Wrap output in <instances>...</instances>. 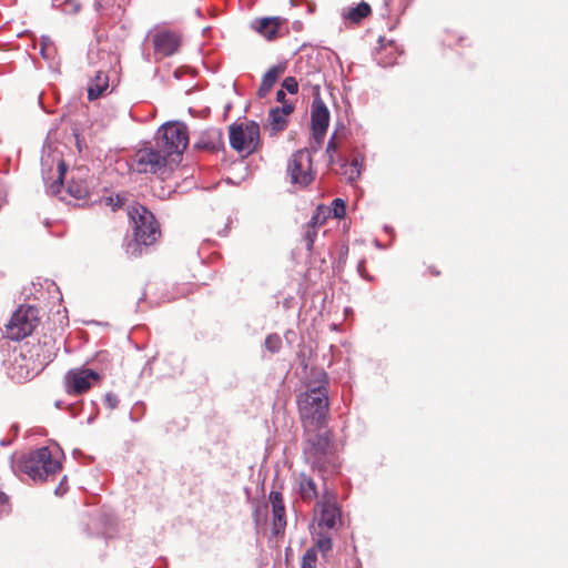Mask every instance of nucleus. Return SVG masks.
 Listing matches in <instances>:
<instances>
[{"instance_id":"1","label":"nucleus","mask_w":568,"mask_h":568,"mask_svg":"<svg viewBox=\"0 0 568 568\" xmlns=\"http://www.w3.org/2000/svg\"><path fill=\"white\" fill-rule=\"evenodd\" d=\"M154 140V145L138 150L132 159L131 168L140 174L163 175L170 161L180 160L189 144L187 128L182 122H166Z\"/></svg>"},{"instance_id":"2","label":"nucleus","mask_w":568,"mask_h":568,"mask_svg":"<svg viewBox=\"0 0 568 568\" xmlns=\"http://www.w3.org/2000/svg\"><path fill=\"white\" fill-rule=\"evenodd\" d=\"M128 216L132 225V239L125 244V252L131 257H139L154 244L160 236V226L154 214L142 204L128 206Z\"/></svg>"},{"instance_id":"3","label":"nucleus","mask_w":568,"mask_h":568,"mask_svg":"<svg viewBox=\"0 0 568 568\" xmlns=\"http://www.w3.org/2000/svg\"><path fill=\"white\" fill-rule=\"evenodd\" d=\"M316 376H305L307 390L298 396L297 404L301 417L305 424L321 427L326 422L328 413V396L325 388L326 373L322 369H312Z\"/></svg>"},{"instance_id":"4","label":"nucleus","mask_w":568,"mask_h":568,"mask_svg":"<svg viewBox=\"0 0 568 568\" xmlns=\"http://www.w3.org/2000/svg\"><path fill=\"white\" fill-rule=\"evenodd\" d=\"M14 473L28 475L32 480H45L48 476L61 469L60 462L53 459L50 449L45 446L30 452L11 465Z\"/></svg>"},{"instance_id":"5","label":"nucleus","mask_w":568,"mask_h":568,"mask_svg":"<svg viewBox=\"0 0 568 568\" xmlns=\"http://www.w3.org/2000/svg\"><path fill=\"white\" fill-rule=\"evenodd\" d=\"M318 430L310 434L303 448L305 460L320 471L335 470V455L332 450V438L328 430Z\"/></svg>"},{"instance_id":"6","label":"nucleus","mask_w":568,"mask_h":568,"mask_svg":"<svg viewBox=\"0 0 568 568\" xmlns=\"http://www.w3.org/2000/svg\"><path fill=\"white\" fill-rule=\"evenodd\" d=\"M230 145L239 153L250 155L260 145V125L255 121L233 123L229 126Z\"/></svg>"},{"instance_id":"7","label":"nucleus","mask_w":568,"mask_h":568,"mask_svg":"<svg viewBox=\"0 0 568 568\" xmlns=\"http://www.w3.org/2000/svg\"><path fill=\"white\" fill-rule=\"evenodd\" d=\"M39 310L36 306H20L6 325V336L11 341H22L31 335L39 324Z\"/></svg>"},{"instance_id":"8","label":"nucleus","mask_w":568,"mask_h":568,"mask_svg":"<svg viewBox=\"0 0 568 568\" xmlns=\"http://www.w3.org/2000/svg\"><path fill=\"white\" fill-rule=\"evenodd\" d=\"M100 378L97 371L85 366L69 369L64 376L65 390L69 395H81L87 393Z\"/></svg>"},{"instance_id":"9","label":"nucleus","mask_w":568,"mask_h":568,"mask_svg":"<svg viewBox=\"0 0 568 568\" xmlns=\"http://www.w3.org/2000/svg\"><path fill=\"white\" fill-rule=\"evenodd\" d=\"M251 28L267 41H273L290 32L287 20L282 17H262L251 22Z\"/></svg>"},{"instance_id":"10","label":"nucleus","mask_w":568,"mask_h":568,"mask_svg":"<svg viewBox=\"0 0 568 568\" xmlns=\"http://www.w3.org/2000/svg\"><path fill=\"white\" fill-rule=\"evenodd\" d=\"M311 163L312 156L310 150L302 149L293 154L287 166L293 183L307 185L312 182L313 178L308 173Z\"/></svg>"},{"instance_id":"11","label":"nucleus","mask_w":568,"mask_h":568,"mask_svg":"<svg viewBox=\"0 0 568 568\" xmlns=\"http://www.w3.org/2000/svg\"><path fill=\"white\" fill-rule=\"evenodd\" d=\"M329 110L321 99L320 95H316L312 102L311 110V129L318 130L320 133L322 131H327L329 125Z\"/></svg>"},{"instance_id":"12","label":"nucleus","mask_w":568,"mask_h":568,"mask_svg":"<svg viewBox=\"0 0 568 568\" xmlns=\"http://www.w3.org/2000/svg\"><path fill=\"white\" fill-rule=\"evenodd\" d=\"M153 47L156 53L170 57L178 51L180 41L174 33L160 31L153 36Z\"/></svg>"},{"instance_id":"13","label":"nucleus","mask_w":568,"mask_h":568,"mask_svg":"<svg viewBox=\"0 0 568 568\" xmlns=\"http://www.w3.org/2000/svg\"><path fill=\"white\" fill-rule=\"evenodd\" d=\"M338 524H341V508L337 503L334 499L323 501L321 505L318 526L326 527L327 529H336Z\"/></svg>"},{"instance_id":"14","label":"nucleus","mask_w":568,"mask_h":568,"mask_svg":"<svg viewBox=\"0 0 568 568\" xmlns=\"http://www.w3.org/2000/svg\"><path fill=\"white\" fill-rule=\"evenodd\" d=\"M108 89L109 77L104 71L99 70L88 84V99L94 101L101 98Z\"/></svg>"},{"instance_id":"15","label":"nucleus","mask_w":568,"mask_h":568,"mask_svg":"<svg viewBox=\"0 0 568 568\" xmlns=\"http://www.w3.org/2000/svg\"><path fill=\"white\" fill-rule=\"evenodd\" d=\"M195 148L210 152L219 151L223 148L222 132L217 129L206 131L195 143Z\"/></svg>"},{"instance_id":"16","label":"nucleus","mask_w":568,"mask_h":568,"mask_svg":"<svg viewBox=\"0 0 568 568\" xmlns=\"http://www.w3.org/2000/svg\"><path fill=\"white\" fill-rule=\"evenodd\" d=\"M285 71L284 64H276L271 67L263 75L261 85L257 91L260 98H264L271 91L273 85L277 82L280 75Z\"/></svg>"},{"instance_id":"17","label":"nucleus","mask_w":568,"mask_h":568,"mask_svg":"<svg viewBox=\"0 0 568 568\" xmlns=\"http://www.w3.org/2000/svg\"><path fill=\"white\" fill-rule=\"evenodd\" d=\"M338 161L341 162L342 166H346L349 164L351 172L348 175V180L351 182L356 181L362 173V166L364 163V158L361 154H355L349 160L346 155H338Z\"/></svg>"},{"instance_id":"18","label":"nucleus","mask_w":568,"mask_h":568,"mask_svg":"<svg viewBox=\"0 0 568 568\" xmlns=\"http://www.w3.org/2000/svg\"><path fill=\"white\" fill-rule=\"evenodd\" d=\"M372 13L371 6L361 1L356 7L349 8L347 12L343 13L344 19L349 20L353 23H359L364 18Z\"/></svg>"},{"instance_id":"19","label":"nucleus","mask_w":568,"mask_h":568,"mask_svg":"<svg viewBox=\"0 0 568 568\" xmlns=\"http://www.w3.org/2000/svg\"><path fill=\"white\" fill-rule=\"evenodd\" d=\"M67 190L71 196L78 200L85 199L90 195L89 182L82 179L77 180L74 176H72L71 181L69 182Z\"/></svg>"},{"instance_id":"20","label":"nucleus","mask_w":568,"mask_h":568,"mask_svg":"<svg viewBox=\"0 0 568 568\" xmlns=\"http://www.w3.org/2000/svg\"><path fill=\"white\" fill-rule=\"evenodd\" d=\"M298 490L303 500H312L318 495L315 481L305 474L301 475Z\"/></svg>"},{"instance_id":"21","label":"nucleus","mask_w":568,"mask_h":568,"mask_svg":"<svg viewBox=\"0 0 568 568\" xmlns=\"http://www.w3.org/2000/svg\"><path fill=\"white\" fill-rule=\"evenodd\" d=\"M67 172L68 165L62 159H60L58 161V178L51 184L48 185V193H50L51 195H58L61 192V189L63 186V180Z\"/></svg>"},{"instance_id":"22","label":"nucleus","mask_w":568,"mask_h":568,"mask_svg":"<svg viewBox=\"0 0 568 568\" xmlns=\"http://www.w3.org/2000/svg\"><path fill=\"white\" fill-rule=\"evenodd\" d=\"M268 122L274 133L283 131L287 124L286 116L277 110L272 108L268 112Z\"/></svg>"},{"instance_id":"23","label":"nucleus","mask_w":568,"mask_h":568,"mask_svg":"<svg viewBox=\"0 0 568 568\" xmlns=\"http://www.w3.org/2000/svg\"><path fill=\"white\" fill-rule=\"evenodd\" d=\"M272 513H273V530L275 534H280L281 531L284 530V528L286 526L284 505L273 507Z\"/></svg>"},{"instance_id":"24","label":"nucleus","mask_w":568,"mask_h":568,"mask_svg":"<svg viewBox=\"0 0 568 568\" xmlns=\"http://www.w3.org/2000/svg\"><path fill=\"white\" fill-rule=\"evenodd\" d=\"M52 6L67 14H75L80 10V4L75 0H53Z\"/></svg>"},{"instance_id":"25","label":"nucleus","mask_w":568,"mask_h":568,"mask_svg":"<svg viewBox=\"0 0 568 568\" xmlns=\"http://www.w3.org/2000/svg\"><path fill=\"white\" fill-rule=\"evenodd\" d=\"M333 540L331 536L325 534H320L316 540V545L313 548H316V552L321 551L323 556H326L328 551L332 550Z\"/></svg>"},{"instance_id":"26","label":"nucleus","mask_w":568,"mask_h":568,"mask_svg":"<svg viewBox=\"0 0 568 568\" xmlns=\"http://www.w3.org/2000/svg\"><path fill=\"white\" fill-rule=\"evenodd\" d=\"M265 348L272 354L277 353L282 347V339L277 334H268L264 342Z\"/></svg>"},{"instance_id":"27","label":"nucleus","mask_w":568,"mask_h":568,"mask_svg":"<svg viewBox=\"0 0 568 568\" xmlns=\"http://www.w3.org/2000/svg\"><path fill=\"white\" fill-rule=\"evenodd\" d=\"M316 548H308L302 557L301 568H316Z\"/></svg>"},{"instance_id":"28","label":"nucleus","mask_w":568,"mask_h":568,"mask_svg":"<svg viewBox=\"0 0 568 568\" xmlns=\"http://www.w3.org/2000/svg\"><path fill=\"white\" fill-rule=\"evenodd\" d=\"M347 204L345 200L336 197L332 201V213L336 219H343L346 215Z\"/></svg>"},{"instance_id":"29","label":"nucleus","mask_w":568,"mask_h":568,"mask_svg":"<svg viewBox=\"0 0 568 568\" xmlns=\"http://www.w3.org/2000/svg\"><path fill=\"white\" fill-rule=\"evenodd\" d=\"M125 200L124 194H115L104 197V203L106 206H110L112 211H116L124 205Z\"/></svg>"},{"instance_id":"30","label":"nucleus","mask_w":568,"mask_h":568,"mask_svg":"<svg viewBox=\"0 0 568 568\" xmlns=\"http://www.w3.org/2000/svg\"><path fill=\"white\" fill-rule=\"evenodd\" d=\"M286 93L296 94L298 92V82L294 77H286L282 81V88Z\"/></svg>"},{"instance_id":"31","label":"nucleus","mask_w":568,"mask_h":568,"mask_svg":"<svg viewBox=\"0 0 568 568\" xmlns=\"http://www.w3.org/2000/svg\"><path fill=\"white\" fill-rule=\"evenodd\" d=\"M336 135L337 133L334 132L327 143V146H326V154L328 155V163L332 164L333 161H334V154L337 152L338 150V143L336 142Z\"/></svg>"},{"instance_id":"32","label":"nucleus","mask_w":568,"mask_h":568,"mask_svg":"<svg viewBox=\"0 0 568 568\" xmlns=\"http://www.w3.org/2000/svg\"><path fill=\"white\" fill-rule=\"evenodd\" d=\"M326 132L327 131H322V133H320L318 130H312L313 143L311 149L313 152H316L322 146Z\"/></svg>"},{"instance_id":"33","label":"nucleus","mask_w":568,"mask_h":568,"mask_svg":"<svg viewBox=\"0 0 568 568\" xmlns=\"http://www.w3.org/2000/svg\"><path fill=\"white\" fill-rule=\"evenodd\" d=\"M145 406L142 402H138L130 413V419L132 422H139L144 415Z\"/></svg>"},{"instance_id":"34","label":"nucleus","mask_w":568,"mask_h":568,"mask_svg":"<svg viewBox=\"0 0 568 568\" xmlns=\"http://www.w3.org/2000/svg\"><path fill=\"white\" fill-rule=\"evenodd\" d=\"M315 237H316V230L308 227L304 234V241L306 243L307 251H312L314 242H315Z\"/></svg>"},{"instance_id":"35","label":"nucleus","mask_w":568,"mask_h":568,"mask_svg":"<svg viewBox=\"0 0 568 568\" xmlns=\"http://www.w3.org/2000/svg\"><path fill=\"white\" fill-rule=\"evenodd\" d=\"M119 397L113 393H106L104 397V403L110 409H114L119 405Z\"/></svg>"},{"instance_id":"36","label":"nucleus","mask_w":568,"mask_h":568,"mask_svg":"<svg viewBox=\"0 0 568 568\" xmlns=\"http://www.w3.org/2000/svg\"><path fill=\"white\" fill-rule=\"evenodd\" d=\"M268 498H270V501L272 504V508L275 507V506L284 505L282 493H280L277 490H272L270 493Z\"/></svg>"},{"instance_id":"37","label":"nucleus","mask_w":568,"mask_h":568,"mask_svg":"<svg viewBox=\"0 0 568 568\" xmlns=\"http://www.w3.org/2000/svg\"><path fill=\"white\" fill-rule=\"evenodd\" d=\"M281 113L285 116L290 115L294 111V104L290 101L282 103L281 106H276Z\"/></svg>"},{"instance_id":"38","label":"nucleus","mask_w":568,"mask_h":568,"mask_svg":"<svg viewBox=\"0 0 568 568\" xmlns=\"http://www.w3.org/2000/svg\"><path fill=\"white\" fill-rule=\"evenodd\" d=\"M300 366L304 373H306L308 368V361L304 353H298Z\"/></svg>"},{"instance_id":"39","label":"nucleus","mask_w":568,"mask_h":568,"mask_svg":"<svg viewBox=\"0 0 568 568\" xmlns=\"http://www.w3.org/2000/svg\"><path fill=\"white\" fill-rule=\"evenodd\" d=\"M323 220H321V216L318 213L314 214L308 223L310 229H315L316 225L322 224Z\"/></svg>"},{"instance_id":"40","label":"nucleus","mask_w":568,"mask_h":568,"mask_svg":"<svg viewBox=\"0 0 568 568\" xmlns=\"http://www.w3.org/2000/svg\"><path fill=\"white\" fill-rule=\"evenodd\" d=\"M276 101L278 103H284V102H287L288 100L286 99V92L283 90V89H280L277 92H276Z\"/></svg>"},{"instance_id":"41","label":"nucleus","mask_w":568,"mask_h":568,"mask_svg":"<svg viewBox=\"0 0 568 568\" xmlns=\"http://www.w3.org/2000/svg\"><path fill=\"white\" fill-rule=\"evenodd\" d=\"M67 480V476H63V478L60 481V485L55 488L54 494L57 496H62L65 493V489L63 488V483Z\"/></svg>"},{"instance_id":"42","label":"nucleus","mask_w":568,"mask_h":568,"mask_svg":"<svg viewBox=\"0 0 568 568\" xmlns=\"http://www.w3.org/2000/svg\"><path fill=\"white\" fill-rule=\"evenodd\" d=\"M8 499L7 494L0 490V504H6Z\"/></svg>"},{"instance_id":"43","label":"nucleus","mask_w":568,"mask_h":568,"mask_svg":"<svg viewBox=\"0 0 568 568\" xmlns=\"http://www.w3.org/2000/svg\"><path fill=\"white\" fill-rule=\"evenodd\" d=\"M48 41H49L48 37H42V47H41V50H40L42 55L44 54V48H45V44H47Z\"/></svg>"},{"instance_id":"44","label":"nucleus","mask_w":568,"mask_h":568,"mask_svg":"<svg viewBox=\"0 0 568 568\" xmlns=\"http://www.w3.org/2000/svg\"><path fill=\"white\" fill-rule=\"evenodd\" d=\"M258 513H260V510H258V508H256V509L254 510V519H255V521H256V523H257L258 517H260V514H258Z\"/></svg>"},{"instance_id":"45","label":"nucleus","mask_w":568,"mask_h":568,"mask_svg":"<svg viewBox=\"0 0 568 568\" xmlns=\"http://www.w3.org/2000/svg\"><path fill=\"white\" fill-rule=\"evenodd\" d=\"M384 230H385V232H387V233H392V232H393V227H390V226H388V225H385V226H384Z\"/></svg>"},{"instance_id":"46","label":"nucleus","mask_w":568,"mask_h":568,"mask_svg":"<svg viewBox=\"0 0 568 568\" xmlns=\"http://www.w3.org/2000/svg\"><path fill=\"white\" fill-rule=\"evenodd\" d=\"M12 429H13L14 434L17 435V434H18V432H19V427H18L17 425H13V426H12Z\"/></svg>"},{"instance_id":"47","label":"nucleus","mask_w":568,"mask_h":568,"mask_svg":"<svg viewBox=\"0 0 568 568\" xmlns=\"http://www.w3.org/2000/svg\"><path fill=\"white\" fill-rule=\"evenodd\" d=\"M42 176H43V181L45 182V184L48 183V179L45 176V173H44V170L42 169Z\"/></svg>"},{"instance_id":"48","label":"nucleus","mask_w":568,"mask_h":568,"mask_svg":"<svg viewBox=\"0 0 568 568\" xmlns=\"http://www.w3.org/2000/svg\"><path fill=\"white\" fill-rule=\"evenodd\" d=\"M9 444H10L9 442H6V440H3V439L0 442V445H1V446H7V445H9Z\"/></svg>"},{"instance_id":"49","label":"nucleus","mask_w":568,"mask_h":568,"mask_svg":"<svg viewBox=\"0 0 568 568\" xmlns=\"http://www.w3.org/2000/svg\"><path fill=\"white\" fill-rule=\"evenodd\" d=\"M220 235L226 236V227L223 230V232H219Z\"/></svg>"},{"instance_id":"50","label":"nucleus","mask_w":568,"mask_h":568,"mask_svg":"<svg viewBox=\"0 0 568 568\" xmlns=\"http://www.w3.org/2000/svg\"><path fill=\"white\" fill-rule=\"evenodd\" d=\"M363 264H364V262H363V261H362V262H359V264H358V271H359V272H362Z\"/></svg>"},{"instance_id":"51","label":"nucleus","mask_w":568,"mask_h":568,"mask_svg":"<svg viewBox=\"0 0 568 568\" xmlns=\"http://www.w3.org/2000/svg\"><path fill=\"white\" fill-rule=\"evenodd\" d=\"M48 164V160L42 159V168H44Z\"/></svg>"},{"instance_id":"52","label":"nucleus","mask_w":568,"mask_h":568,"mask_svg":"<svg viewBox=\"0 0 568 568\" xmlns=\"http://www.w3.org/2000/svg\"><path fill=\"white\" fill-rule=\"evenodd\" d=\"M292 6H296V0H291Z\"/></svg>"},{"instance_id":"53","label":"nucleus","mask_w":568,"mask_h":568,"mask_svg":"<svg viewBox=\"0 0 568 568\" xmlns=\"http://www.w3.org/2000/svg\"><path fill=\"white\" fill-rule=\"evenodd\" d=\"M50 342H51V339H49V341H44V342H43V345H48V344H50Z\"/></svg>"},{"instance_id":"54","label":"nucleus","mask_w":568,"mask_h":568,"mask_svg":"<svg viewBox=\"0 0 568 568\" xmlns=\"http://www.w3.org/2000/svg\"><path fill=\"white\" fill-rule=\"evenodd\" d=\"M144 296H145V295L143 294V296L139 298L138 304H139L141 301H143Z\"/></svg>"},{"instance_id":"55","label":"nucleus","mask_w":568,"mask_h":568,"mask_svg":"<svg viewBox=\"0 0 568 568\" xmlns=\"http://www.w3.org/2000/svg\"><path fill=\"white\" fill-rule=\"evenodd\" d=\"M55 406H57V407H60V406H61V403H60V402H57V403H55Z\"/></svg>"},{"instance_id":"56","label":"nucleus","mask_w":568,"mask_h":568,"mask_svg":"<svg viewBox=\"0 0 568 568\" xmlns=\"http://www.w3.org/2000/svg\"><path fill=\"white\" fill-rule=\"evenodd\" d=\"M47 357L49 358V361H52V355L51 354L48 355Z\"/></svg>"}]
</instances>
